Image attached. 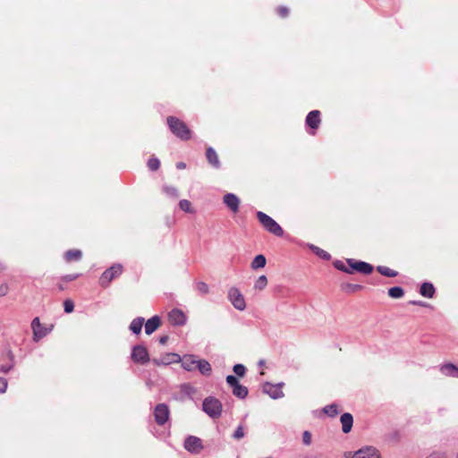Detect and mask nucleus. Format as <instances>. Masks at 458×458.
Wrapping results in <instances>:
<instances>
[{
  "mask_svg": "<svg viewBox=\"0 0 458 458\" xmlns=\"http://www.w3.org/2000/svg\"><path fill=\"white\" fill-rule=\"evenodd\" d=\"M221 402L213 396H208L202 403V410L211 418H218L222 413Z\"/></svg>",
  "mask_w": 458,
  "mask_h": 458,
  "instance_id": "obj_1",
  "label": "nucleus"
},
{
  "mask_svg": "<svg viewBox=\"0 0 458 458\" xmlns=\"http://www.w3.org/2000/svg\"><path fill=\"white\" fill-rule=\"evenodd\" d=\"M257 216L260 224L264 226V228L267 231L276 236L283 235L284 231L282 227L272 217H270L269 216L261 211L258 212Z\"/></svg>",
  "mask_w": 458,
  "mask_h": 458,
  "instance_id": "obj_2",
  "label": "nucleus"
},
{
  "mask_svg": "<svg viewBox=\"0 0 458 458\" xmlns=\"http://www.w3.org/2000/svg\"><path fill=\"white\" fill-rule=\"evenodd\" d=\"M168 125L173 131L174 134H175L177 137H179L182 140H188L191 138V131L186 126L184 123L178 120L175 117H168L167 119Z\"/></svg>",
  "mask_w": 458,
  "mask_h": 458,
  "instance_id": "obj_3",
  "label": "nucleus"
},
{
  "mask_svg": "<svg viewBox=\"0 0 458 458\" xmlns=\"http://www.w3.org/2000/svg\"><path fill=\"white\" fill-rule=\"evenodd\" d=\"M228 299L232 305L238 310L242 311L246 309L244 296L236 287H232L228 291Z\"/></svg>",
  "mask_w": 458,
  "mask_h": 458,
  "instance_id": "obj_4",
  "label": "nucleus"
},
{
  "mask_svg": "<svg viewBox=\"0 0 458 458\" xmlns=\"http://www.w3.org/2000/svg\"><path fill=\"white\" fill-rule=\"evenodd\" d=\"M347 458H382L379 451L373 446H364L354 453H348Z\"/></svg>",
  "mask_w": 458,
  "mask_h": 458,
  "instance_id": "obj_5",
  "label": "nucleus"
},
{
  "mask_svg": "<svg viewBox=\"0 0 458 458\" xmlns=\"http://www.w3.org/2000/svg\"><path fill=\"white\" fill-rule=\"evenodd\" d=\"M123 267L119 264L106 269L101 276L99 283L103 287H106L110 282L122 274Z\"/></svg>",
  "mask_w": 458,
  "mask_h": 458,
  "instance_id": "obj_6",
  "label": "nucleus"
},
{
  "mask_svg": "<svg viewBox=\"0 0 458 458\" xmlns=\"http://www.w3.org/2000/svg\"><path fill=\"white\" fill-rule=\"evenodd\" d=\"M131 359L137 363H146L149 360L148 352L143 345H136L132 349Z\"/></svg>",
  "mask_w": 458,
  "mask_h": 458,
  "instance_id": "obj_7",
  "label": "nucleus"
},
{
  "mask_svg": "<svg viewBox=\"0 0 458 458\" xmlns=\"http://www.w3.org/2000/svg\"><path fill=\"white\" fill-rule=\"evenodd\" d=\"M184 447L187 451L194 454H199L203 449L200 438L193 436L186 438Z\"/></svg>",
  "mask_w": 458,
  "mask_h": 458,
  "instance_id": "obj_8",
  "label": "nucleus"
},
{
  "mask_svg": "<svg viewBox=\"0 0 458 458\" xmlns=\"http://www.w3.org/2000/svg\"><path fill=\"white\" fill-rule=\"evenodd\" d=\"M31 328L33 332V340L35 342H38L44 336L47 335V330L45 328L41 323L38 318H35L31 321Z\"/></svg>",
  "mask_w": 458,
  "mask_h": 458,
  "instance_id": "obj_9",
  "label": "nucleus"
},
{
  "mask_svg": "<svg viewBox=\"0 0 458 458\" xmlns=\"http://www.w3.org/2000/svg\"><path fill=\"white\" fill-rule=\"evenodd\" d=\"M168 320L174 326H182L186 323L187 318L182 310L174 309L169 312Z\"/></svg>",
  "mask_w": 458,
  "mask_h": 458,
  "instance_id": "obj_10",
  "label": "nucleus"
},
{
  "mask_svg": "<svg viewBox=\"0 0 458 458\" xmlns=\"http://www.w3.org/2000/svg\"><path fill=\"white\" fill-rule=\"evenodd\" d=\"M169 411L166 405L158 404L155 409V419L156 421L162 425L168 420Z\"/></svg>",
  "mask_w": 458,
  "mask_h": 458,
  "instance_id": "obj_11",
  "label": "nucleus"
},
{
  "mask_svg": "<svg viewBox=\"0 0 458 458\" xmlns=\"http://www.w3.org/2000/svg\"><path fill=\"white\" fill-rule=\"evenodd\" d=\"M264 392L273 399H278L284 396L282 385L266 384L264 386Z\"/></svg>",
  "mask_w": 458,
  "mask_h": 458,
  "instance_id": "obj_12",
  "label": "nucleus"
},
{
  "mask_svg": "<svg viewBox=\"0 0 458 458\" xmlns=\"http://www.w3.org/2000/svg\"><path fill=\"white\" fill-rule=\"evenodd\" d=\"M224 202L233 213L238 212L240 200L236 195L233 193L225 194L224 196Z\"/></svg>",
  "mask_w": 458,
  "mask_h": 458,
  "instance_id": "obj_13",
  "label": "nucleus"
},
{
  "mask_svg": "<svg viewBox=\"0 0 458 458\" xmlns=\"http://www.w3.org/2000/svg\"><path fill=\"white\" fill-rule=\"evenodd\" d=\"M160 318L157 316H154L151 318L148 319L145 324V332L147 335H151L155 332L160 326Z\"/></svg>",
  "mask_w": 458,
  "mask_h": 458,
  "instance_id": "obj_14",
  "label": "nucleus"
},
{
  "mask_svg": "<svg viewBox=\"0 0 458 458\" xmlns=\"http://www.w3.org/2000/svg\"><path fill=\"white\" fill-rule=\"evenodd\" d=\"M351 267L360 273L369 275L373 271V267L369 263L363 261L350 262Z\"/></svg>",
  "mask_w": 458,
  "mask_h": 458,
  "instance_id": "obj_15",
  "label": "nucleus"
},
{
  "mask_svg": "<svg viewBox=\"0 0 458 458\" xmlns=\"http://www.w3.org/2000/svg\"><path fill=\"white\" fill-rule=\"evenodd\" d=\"M340 421L342 424L343 432L349 433L352 430L353 424L352 416L350 413H344L340 418Z\"/></svg>",
  "mask_w": 458,
  "mask_h": 458,
  "instance_id": "obj_16",
  "label": "nucleus"
},
{
  "mask_svg": "<svg viewBox=\"0 0 458 458\" xmlns=\"http://www.w3.org/2000/svg\"><path fill=\"white\" fill-rule=\"evenodd\" d=\"M440 371L447 377H458V367L453 363H445L440 367Z\"/></svg>",
  "mask_w": 458,
  "mask_h": 458,
  "instance_id": "obj_17",
  "label": "nucleus"
},
{
  "mask_svg": "<svg viewBox=\"0 0 458 458\" xmlns=\"http://www.w3.org/2000/svg\"><path fill=\"white\" fill-rule=\"evenodd\" d=\"M182 367L188 371H191L195 369H197V362L198 360H196L193 356L188 355L184 356L182 360Z\"/></svg>",
  "mask_w": 458,
  "mask_h": 458,
  "instance_id": "obj_18",
  "label": "nucleus"
},
{
  "mask_svg": "<svg viewBox=\"0 0 458 458\" xmlns=\"http://www.w3.org/2000/svg\"><path fill=\"white\" fill-rule=\"evenodd\" d=\"M307 124L312 129H316L318 127L320 123L319 112L318 111H311L306 118Z\"/></svg>",
  "mask_w": 458,
  "mask_h": 458,
  "instance_id": "obj_19",
  "label": "nucleus"
},
{
  "mask_svg": "<svg viewBox=\"0 0 458 458\" xmlns=\"http://www.w3.org/2000/svg\"><path fill=\"white\" fill-rule=\"evenodd\" d=\"M197 369L202 375L209 376L211 374V365L205 360H198Z\"/></svg>",
  "mask_w": 458,
  "mask_h": 458,
  "instance_id": "obj_20",
  "label": "nucleus"
},
{
  "mask_svg": "<svg viewBox=\"0 0 458 458\" xmlns=\"http://www.w3.org/2000/svg\"><path fill=\"white\" fill-rule=\"evenodd\" d=\"M420 293L424 297L432 298L434 295V293H435V288H434L433 284H428V283H424L420 286Z\"/></svg>",
  "mask_w": 458,
  "mask_h": 458,
  "instance_id": "obj_21",
  "label": "nucleus"
},
{
  "mask_svg": "<svg viewBox=\"0 0 458 458\" xmlns=\"http://www.w3.org/2000/svg\"><path fill=\"white\" fill-rule=\"evenodd\" d=\"M267 264V259L265 258L264 255L262 254H259V255H257L251 264H250V267L252 269H259V268H262L266 266Z\"/></svg>",
  "mask_w": 458,
  "mask_h": 458,
  "instance_id": "obj_22",
  "label": "nucleus"
},
{
  "mask_svg": "<svg viewBox=\"0 0 458 458\" xmlns=\"http://www.w3.org/2000/svg\"><path fill=\"white\" fill-rule=\"evenodd\" d=\"M267 284H268V280H267V276L263 275V276H259L255 280L253 288H254V290L260 292V291H263L267 286Z\"/></svg>",
  "mask_w": 458,
  "mask_h": 458,
  "instance_id": "obj_23",
  "label": "nucleus"
},
{
  "mask_svg": "<svg viewBox=\"0 0 458 458\" xmlns=\"http://www.w3.org/2000/svg\"><path fill=\"white\" fill-rule=\"evenodd\" d=\"M143 323H144V318H134L131 325H130V329L134 333V334H140V331H141V328H142V326H143Z\"/></svg>",
  "mask_w": 458,
  "mask_h": 458,
  "instance_id": "obj_24",
  "label": "nucleus"
},
{
  "mask_svg": "<svg viewBox=\"0 0 458 458\" xmlns=\"http://www.w3.org/2000/svg\"><path fill=\"white\" fill-rule=\"evenodd\" d=\"M233 393L235 396L239 398H245L248 394L247 387L242 386L240 383L233 387Z\"/></svg>",
  "mask_w": 458,
  "mask_h": 458,
  "instance_id": "obj_25",
  "label": "nucleus"
},
{
  "mask_svg": "<svg viewBox=\"0 0 458 458\" xmlns=\"http://www.w3.org/2000/svg\"><path fill=\"white\" fill-rule=\"evenodd\" d=\"M207 158L211 165H213L214 166H216V167L218 166V165H219L218 157L213 148H208Z\"/></svg>",
  "mask_w": 458,
  "mask_h": 458,
  "instance_id": "obj_26",
  "label": "nucleus"
},
{
  "mask_svg": "<svg viewBox=\"0 0 458 458\" xmlns=\"http://www.w3.org/2000/svg\"><path fill=\"white\" fill-rule=\"evenodd\" d=\"M81 258V251L79 250H68L65 253V259L67 261L79 260Z\"/></svg>",
  "mask_w": 458,
  "mask_h": 458,
  "instance_id": "obj_27",
  "label": "nucleus"
},
{
  "mask_svg": "<svg viewBox=\"0 0 458 458\" xmlns=\"http://www.w3.org/2000/svg\"><path fill=\"white\" fill-rule=\"evenodd\" d=\"M180 360H181V358L178 354L169 353L162 359L161 363L170 364V363H174V362H179Z\"/></svg>",
  "mask_w": 458,
  "mask_h": 458,
  "instance_id": "obj_28",
  "label": "nucleus"
},
{
  "mask_svg": "<svg viewBox=\"0 0 458 458\" xmlns=\"http://www.w3.org/2000/svg\"><path fill=\"white\" fill-rule=\"evenodd\" d=\"M403 290L399 286L392 287L388 290V295L391 298L398 299L403 296Z\"/></svg>",
  "mask_w": 458,
  "mask_h": 458,
  "instance_id": "obj_29",
  "label": "nucleus"
},
{
  "mask_svg": "<svg viewBox=\"0 0 458 458\" xmlns=\"http://www.w3.org/2000/svg\"><path fill=\"white\" fill-rule=\"evenodd\" d=\"M179 207L186 213L193 214L195 211L191 207V203L187 199H182L179 202Z\"/></svg>",
  "mask_w": 458,
  "mask_h": 458,
  "instance_id": "obj_30",
  "label": "nucleus"
},
{
  "mask_svg": "<svg viewBox=\"0 0 458 458\" xmlns=\"http://www.w3.org/2000/svg\"><path fill=\"white\" fill-rule=\"evenodd\" d=\"M377 270L380 274L386 276H388V277H394L397 275V273L394 270H392L391 268L387 267H377Z\"/></svg>",
  "mask_w": 458,
  "mask_h": 458,
  "instance_id": "obj_31",
  "label": "nucleus"
},
{
  "mask_svg": "<svg viewBox=\"0 0 458 458\" xmlns=\"http://www.w3.org/2000/svg\"><path fill=\"white\" fill-rule=\"evenodd\" d=\"M311 249L319 258L326 260H328L330 259L329 253L327 252L326 250L315 246H311Z\"/></svg>",
  "mask_w": 458,
  "mask_h": 458,
  "instance_id": "obj_32",
  "label": "nucleus"
},
{
  "mask_svg": "<svg viewBox=\"0 0 458 458\" xmlns=\"http://www.w3.org/2000/svg\"><path fill=\"white\" fill-rule=\"evenodd\" d=\"M198 292L201 294H207L209 292L208 285L204 282H198L196 284Z\"/></svg>",
  "mask_w": 458,
  "mask_h": 458,
  "instance_id": "obj_33",
  "label": "nucleus"
},
{
  "mask_svg": "<svg viewBox=\"0 0 458 458\" xmlns=\"http://www.w3.org/2000/svg\"><path fill=\"white\" fill-rule=\"evenodd\" d=\"M148 165L150 170L156 171V170L158 169V167L160 165V162H159V160L157 158L152 157V158H150L148 160Z\"/></svg>",
  "mask_w": 458,
  "mask_h": 458,
  "instance_id": "obj_34",
  "label": "nucleus"
},
{
  "mask_svg": "<svg viewBox=\"0 0 458 458\" xmlns=\"http://www.w3.org/2000/svg\"><path fill=\"white\" fill-rule=\"evenodd\" d=\"M64 311L66 313H71L74 310V304H73V301H71V300H66L64 301Z\"/></svg>",
  "mask_w": 458,
  "mask_h": 458,
  "instance_id": "obj_35",
  "label": "nucleus"
},
{
  "mask_svg": "<svg viewBox=\"0 0 458 458\" xmlns=\"http://www.w3.org/2000/svg\"><path fill=\"white\" fill-rule=\"evenodd\" d=\"M233 371L239 377H243L245 374V367L242 364H236L233 366Z\"/></svg>",
  "mask_w": 458,
  "mask_h": 458,
  "instance_id": "obj_36",
  "label": "nucleus"
},
{
  "mask_svg": "<svg viewBox=\"0 0 458 458\" xmlns=\"http://www.w3.org/2000/svg\"><path fill=\"white\" fill-rule=\"evenodd\" d=\"M324 411L329 416H335V414H337V407L334 404L325 407Z\"/></svg>",
  "mask_w": 458,
  "mask_h": 458,
  "instance_id": "obj_37",
  "label": "nucleus"
},
{
  "mask_svg": "<svg viewBox=\"0 0 458 458\" xmlns=\"http://www.w3.org/2000/svg\"><path fill=\"white\" fill-rule=\"evenodd\" d=\"M226 382L232 387H233L239 384V381L237 380V378L233 375H229L226 377Z\"/></svg>",
  "mask_w": 458,
  "mask_h": 458,
  "instance_id": "obj_38",
  "label": "nucleus"
},
{
  "mask_svg": "<svg viewBox=\"0 0 458 458\" xmlns=\"http://www.w3.org/2000/svg\"><path fill=\"white\" fill-rule=\"evenodd\" d=\"M8 387V382L4 377H0V394L6 392Z\"/></svg>",
  "mask_w": 458,
  "mask_h": 458,
  "instance_id": "obj_39",
  "label": "nucleus"
},
{
  "mask_svg": "<svg viewBox=\"0 0 458 458\" xmlns=\"http://www.w3.org/2000/svg\"><path fill=\"white\" fill-rule=\"evenodd\" d=\"M243 436H244L243 428L242 426H239L237 428V429L235 430L233 437L237 439H240V438L243 437Z\"/></svg>",
  "mask_w": 458,
  "mask_h": 458,
  "instance_id": "obj_40",
  "label": "nucleus"
},
{
  "mask_svg": "<svg viewBox=\"0 0 458 458\" xmlns=\"http://www.w3.org/2000/svg\"><path fill=\"white\" fill-rule=\"evenodd\" d=\"M311 442V435L310 432L305 431L303 433V443L307 445H309Z\"/></svg>",
  "mask_w": 458,
  "mask_h": 458,
  "instance_id": "obj_41",
  "label": "nucleus"
},
{
  "mask_svg": "<svg viewBox=\"0 0 458 458\" xmlns=\"http://www.w3.org/2000/svg\"><path fill=\"white\" fill-rule=\"evenodd\" d=\"M165 191L170 194V195H174V196H177L178 193H177V190L174 187H167L165 188Z\"/></svg>",
  "mask_w": 458,
  "mask_h": 458,
  "instance_id": "obj_42",
  "label": "nucleus"
},
{
  "mask_svg": "<svg viewBox=\"0 0 458 458\" xmlns=\"http://www.w3.org/2000/svg\"><path fill=\"white\" fill-rule=\"evenodd\" d=\"M278 13H279V14H280L281 16L284 17V16H286V15H287V13H288V10H287V8H285V7H280V8L278 9Z\"/></svg>",
  "mask_w": 458,
  "mask_h": 458,
  "instance_id": "obj_43",
  "label": "nucleus"
},
{
  "mask_svg": "<svg viewBox=\"0 0 458 458\" xmlns=\"http://www.w3.org/2000/svg\"><path fill=\"white\" fill-rule=\"evenodd\" d=\"M7 293V286L3 285L0 287V296H4Z\"/></svg>",
  "mask_w": 458,
  "mask_h": 458,
  "instance_id": "obj_44",
  "label": "nucleus"
},
{
  "mask_svg": "<svg viewBox=\"0 0 458 458\" xmlns=\"http://www.w3.org/2000/svg\"><path fill=\"white\" fill-rule=\"evenodd\" d=\"M176 167L178 169H184L186 167V165L184 163H182V162H179V163L176 164Z\"/></svg>",
  "mask_w": 458,
  "mask_h": 458,
  "instance_id": "obj_45",
  "label": "nucleus"
},
{
  "mask_svg": "<svg viewBox=\"0 0 458 458\" xmlns=\"http://www.w3.org/2000/svg\"><path fill=\"white\" fill-rule=\"evenodd\" d=\"M428 458H444V456L439 454H434L430 455Z\"/></svg>",
  "mask_w": 458,
  "mask_h": 458,
  "instance_id": "obj_46",
  "label": "nucleus"
},
{
  "mask_svg": "<svg viewBox=\"0 0 458 458\" xmlns=\"http://www.w3.org/2000/svg\"><path fill=\"white\" fill-rule=\"evenodd\" d=\"M167 336H163L159 339L160 344H165L167 341Z\"/></svg>",
  "mask_w": 458,
  "mask_h": 458,
  "instance_id": "obj_47",
  "label": "nucleus"
},
{
  "mask_svg": "<svg viewBox=\"0 0 458 458\" xmlns=\"http://www.w3.org/2000/svg\"><path fill=\"white\" fill-rule=\"evenodd\" d=\"M9 370V369H5V367H3L0 369V371H3V372H7Z\"/></svg>",
  "mask_w": 458,
  "mask_h": 458,
  "instance_id": "obj_48",
  "label": "nucleus"
}]
</instances>
